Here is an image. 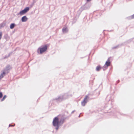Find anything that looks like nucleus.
<instances>
[{
  "instance_id": "obj_1",
  "label": "nucleus",
  "mask_w": 134,
  "mask_h": 134,
  "mask_svg": "<svg viewBox=\"0 0 134 134\" xmlns=\"http://www.w3.org/2000/svg\"><path fill=\"white\" fill-rule=\"evenodd\" d=\"M63 122L62 121L59 120L57 117H56L53 119V124L55 127L56 129L58 130L59 127L62 125Z\"/></svg>"
},
{
  "instance_id": "obj_10",
  "label": "nucleus",
  "mask_w": 134,
  "mask_h": 134,
  "mask_svg": "<svg viewBox=\"0 0 134 134\" xmlns=\"http://www.w3.org/2000/svg\"><path fill=\"white\" fill-rule=\"evenodd\" d=\"M5 71H3L1 74H0V79L3 78V77L5 75Z\"/></svg>"
},
{
  "instance_id": "obj_6",
  "label": "nucleus",
  "mask_w": 134,
  "mask_h": 134,
  "mask_svg": "<svg viewBox=\"0 0 134 134\" xmlns=\"http://www.w3.org/2000/svg\"><path fill=\"white\" fill-rule=\"evenodd\" d=\"M53 100L59 101H61L63 100L61 95L54 98Z\"/></svg>"
},
{
  "instance_id": "obj_13",
  "label": "nucleus",
  "mask_w": 134,
  "mask_h": 134,
  "mask_svg": "<svg viewBox=\"0 0 134 134\" xmlns=\"http://www.w3.org/2000/svg\"><path fill=\"white\" fill-rule=\"evenodd\" d=\"M100 69V67L99 66H97L96 68V70L97 71H99Z\"/></svg>"
},
{
  "instance_id": "obj_14",
  "label": "nucleus",
  "mask_w": 134,
  "mask_h": 134,
  "mask_svg": "<svg viewBox=\"0 0 134 134\" xmlns=\"http://www.w3.org/2000/svg\"><path fill=\"white\" fill-rule=\"evenodd\" d=\"M6 96H5L3 97V98L1 100V101L2 102V101H3L5 99V98H6Z\"/></svg>"
},
{
  "instance_id": "obj_7",
  "label": "nucleus",
  "mask_w": 134,
  "mask_h": 134,
  "mask_svg": "<svg viewBox=\"0 0 134 134\" xmlns=\"http://www.w3.org/2000/svg\"><path fill=\"white\" fill-rule=\"evenodd\" d=\"M28 18L27 17L25 16H24L22 17L21 20L22 22H26Z\"/></svg>"
},
{
  "instance_id": "obj_4",
  "label": "nucleus",
  "mask_w": 134,
  "mask_h": 134,
  "mask_svg": "<svg viewBox=\"0 0 134 134\" xmlns=\"http://www.w3.org/2000/svg\"><path fill=\"white\" fill-rule=\"evenodd\" d=\"M88 97L87 96H85L84 99L83 100L81 103V105L82 106H84L86 104L88 101Z\"/></svg>"
},
{
  "instance_id": "obj_16",
  "label": "nucleus",
  "mask_w": 134,
  "mask_h": 134,
  "mask_svg": "<svg viewBox=\"0 0 134 134\" xmlns=\"http://www.w3.org/2000/svg\"><path fill=\"white\" fill-rule=\"evenodd\" d=\"M2 94L1 92H0V98H1L2 96Z\"/></svg>"
},
{
  "instance_id": "obj_8",
  "label": "nucleus",
  "mask_w": 134,
  "mask_h": 134,
  "mask_svg": "<svg viewBox=\"0 0 134 134\" xmlns=\"http://www.w3.org/2000/svg\"><path fill=\"white\" fill-rule=\"evenodd\" d=\"M62 31L63 33H65L68 32V30L66 27H64L62 29Z\"/></svg>"
},
{
  "instance_id": "obj_15",
  "label": "nucleus",
  "mask_w": 134,
  "mask_h": 134,
  "mask_svg": "<svg viewBox=\"0 0 134 134\" xmlns=\"http://www.w3.org/2000/svg\"><path fill=\"white\" fill-rule=\"evenodd\" d=\"M129 18L130 19H132L134 18V14L130 17Z\"/></svg>"
},
{
  "instance_id": "obj_3",
  "label": "nucleus",
  "mask_w": 134,
  "mask_h": 134,
  "mask_svg": "<svg viewBox=\"0 0 134 134\" xmlns=\"http://www.w3.org/2000/svg\"><path fill=\"white\" fill-rule=\"evenodd\" d=\"M29 10V7H27L25 8L23 10L21 11L19 14L22 15L25 14Z\"/></svg>"
},
{
  "instance_id": "obj_12",
  "label": "nucleus",
  "mask_w": 134,
  "mask_h": 134,
  "mask_svg": "<svg viewBox=\"0 0 134 134\" xmlns=\"http://www.w3.org/2000/svg\"><path fill=\"white\" fill-rule=\"evenodd\" d=\"M15 26V24L14 23H12L11 24L10 26V29H13Z\"/></svg>"
},
{
  "instance_id": "obj_11",
  "label": "nucleus",
  "mask_w": 134,
  "mask_h": 134,
  "mask_svg": "<svg viewBox=\"0 0 134 134\" xmlns=\"http://www.w3.org/2000/svg\"><path fill=\"white\" fill-rule=\"evenodd\" d=\"M110 64V62H109V60H108V61H107L105 63V65L104 66L105 67L106 66H109V65Z\"/></svg>"
},
{
  "instance_id": "obj_2",
  "label": "nucleus",
  "mask_w": 134,
  "mask_h": 134,
  "mask_svg": "<svg viewBox=\"0 0 134 134\" xmlns=\"http://www.w3.org/2000/svg\"><path fill=\"white\" fill-rule=\"evenodd\" d=\"M48 45L45 44L41 46L37 49V52L38 54H42L46 52Z\"/></svg>"
},
{
  "instance_id": "obj_9",
  "label": "nucleus",
  "mask_w": 134,
  "mask_h": 134,
  "mask_svg": "<svg viewBox=\"0 0 134 134\" xmlns=\"http://www.w3.org/2000/svg\"><path fill=\"white\" fill-rule=\"evenodd\" d=\"M11 69V67L9 66H8L6 67L4 71L5 72H8V71Z\"/></svg>"
},
{
  "instance_id": "obj_17",
  "label": "nucleus",
  "mask_w": 134,
  "mask_h": 134,
  "mask_svg": "<svg viewBox=\"0 0 134 134\" xmlns=\"http://www.w3.org/2000/svg\"><path fill=\"white\" fill-rule=\"evenodd\" d=\"M91 0H87V2H89L90 1H91Z\"/></svg>"
},
{
  "instance_id": "obj_5",
  "label": "nucleus",
  "mask_w": 134,
  "mask_h": 134,
  "mask_svg": "<svg viewBox=\"0 0 134 134\" xmlns=\"http://www.w3.org/2000/svg\"><path fill=\"white\" fill-rule=\"evenodd\" d=\"M62 100H64L67 99L69 98L68 94H64L61 95Z\"/></svg>"
}]
</instances>
